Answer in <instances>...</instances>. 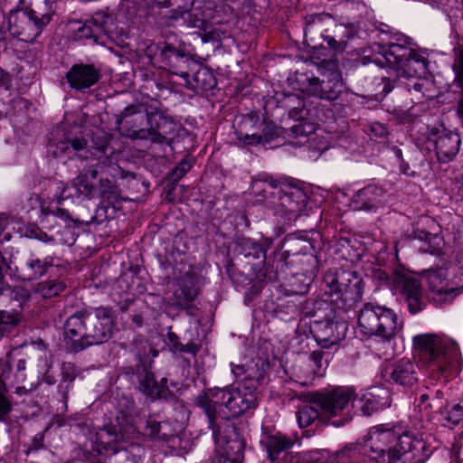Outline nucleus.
Listing matches in <instances>:
<instances>
[{"instance_id": "nucleus-33", "label": "nucleus", "mask_w": 463, "mask_h": 463, "mask_svg": "<svg viewBox=\"0 0 463 463\" xmlns=\"http://www.w3.org/2000/svg\"><path fill=\"white\" fill-rule=\"evenodd\" d=\"M304 463H333L334 458L330 460L329 452L326 450H314L304 453L301 456Z\"/></svg>"}, {"instance_id": "nucleus-10", "label": "nucleus", "mask_w": 463, "mask_h": 463, "mask_svg": "<svg viewBox=\"0 0 463 463\" xmlns=\"http://www.w3.org/2000/svg\"><path fill=\"white\" fill-rule=\"evenodd\" d=\"M428 284L432 299L439 304L450 303L462 290L453 270L439 268L428 274Z\"/></svg>"}, {"instance_id": "nucleus-4", "label": "nucleus", "mask_w": 463, "mask_h": 463, "mask_svg": "<svg viewBox=\"0 0 463 463\" xmlns=\"http://www.w3.org/2000/svg\"><path fill=\"white\" fill-rule=\"evenodd\" d=\"M415 355L432 373L446 378L457 373L461 365V354L456 340L447 335L420 334L412 338Z\"/></svg>"}, {"instance_id": "nucleus-47", "label": "nucleus", "mask_w": 463, "mask_h": 463, "mask_svg": "<svg viewBox=\"0 0 463 463\" xmlns=\"http://www.w3.org/2000/svg\"><path fill=\"white\" fill-rule=\"evenodd\" d=\"M10 238H11V235H10L9 233H7V234H5V235L4 236V241H9V240H10Z\"/></svg>"}, {"instance_id": "nucleus-24", "label": "nucleus", "mask_w": 463, "mask_h": 463, "mask_svg": "<svg viewBox=\"0 0 463 463\" xmlns=\"http://www.w3.org/2000/svg\"><path fill=\"white\" fill-rule=\"evenodd\" d=\"M173 123L166 119H162L157 124V129H139L135 133V137L142 139H149L155 143H164L170 138V135L173 133Z\"/></svg>"}, {"instance_id": "nucleus-7", "label": "nucleus", "mask_w": 463, "mask_h": 463, "mask_svg": "<svg viewBox=\"0 0 463 463\" xmlns=\"http://www.w3.org/2000/svg\"><path fill=\"white\" fill-rule=\"evenodd\" d=\"M382 54L400 77H420L426 73L427 60L404 43H391L387 48L383 47Z\"/></svg>"}, {"instance_id": "nucleus-51", "label": "nucleus", "mask_w": 463, "mask_h": 463, "mask_svg": "<svg viewBox=\"0 0 463 463\" xmlns=\"http://www.w3.org/2000/svg\"><path fill=\"white\" fill-rule=\"evenodd\" d=\"M128 109H127L125 110V116H128Z\"/></svg>"}, {"instance_id": "nucleus-6", "label": "nucleus", "mask_w": 463, "mask_h": 463, "mask_svg": "<svg viewBox=\"0 0 463 463\" xmlns=\"http://www.w3.org/2000/svg\"><path fill=\"white\" fill-rule=\"evenodd\" d=\"M314 403L319 408L321 416L329 420L338 418L332 424L340 427L353 418L351 408H355L354 390L349 386L325 389L315 395Z\"/></svg>"}, {"instance_id": "nucleus-19", "label": "nucleus", "mask_w": 463, "mask_h": 463, "mask_svg": "<svg viewBox=\"0 0 463 463\" xmlns=\"http://www.w3.org/2000/svg\"><path fill=\"white\" fill-rule=\"evenodd\" d=\"M66 78L71 88L81 90L98 82L100 73L93 65L76 64L67 72Z\"/></svg>"}, {"instance_id": "nucleus-5", "label": "nucleus", "mask_w": 463, "mask_h": 463, "mask_svg": "<svg viewBox=\"0 0 463 463\" xmlns=\"http://www.w3.org/2000/svg\"><path fill=\"white\" fill-rule=\"evenodd\" d=\"M402 329V319L385 306L366 303L357 314L355 333L362 337L378 336L383 341H391Z\"/></svg>"}, {"instance_id": "nucleus-22", "label": "nucleus", "mask_w": 463, "mask_h": 463, "mask_svg": "<svg viewBox=\"0 0 463 463\" xmlns=\"http://www.w3.org/2000/svg\"><path fill=\"white\" fill-rule=\"evenodd\" d=\"M53 265V258L47 256L41 260L31 255L24 262L21 271V278L24 280H34L46 274L49 268Z\"/></svg>"}, {"instance_id": "nucleus-43", "label": "nucleus", "mask_w": 463, "mask_h": 463, "mask_svg": "<svg viewBox=\"0 0 463 463\" xmlns=\"http://www.w3.org/2000/svg\"><path fill=\"white\" fill-rule=\"evenodd\" d=\"M352 450V448H345L344 450L338 451L336 457L337 458H344V457H349V452Z\"/></svg>"}, {"instance_id": "nucleus-9", "label": "nucleus", "mask_w": 463, "mask_h": 463, "mask_svg": "<svg viewBox=\"0 0 463 463\" xmlns=\"http://www.w3.org/2000/svg\"><path fill=\"white\" fill-rule=\"evenodd\" d=\"M330 288L331 294L337 295L345 305L351 306L362 298L363 287L362 279L359 275L351 270H342L336 274L328 272L324 279Z\"/></svg>"}, {"instance_id": "nucleus-20", "label": "nucleus", "mask_w": 463, "mask_h": 463, "mask_svg": "<svg viewBox=\"0 0 463 463\" xmlns=\"http://www.w3.org/2000/svg\"><path fill=\"white\" fill-rule=\"evenodd\" d=\"M390 379L402 386H411L418 380L417 366L409 358H402L393 363L386 369Z\"/></svg>"}, {"instance_id": "nucleus-16", "label": "nucleus", "mask_w": 463, "mask_h": 463, "mask_svg": "<svg viewBox=\"0 0 463 463\" xmlns=\"http://www.w3.org/2000/svg\"><path fill=\"white\" fill-rule=\"evenodd\" d=\"M235 135L244 145H258L266 137L265 124L255 113L243 115L240 118Z\"/></svg>"}, {"instance_id": "nucleus-30", "label": "nucleus", "mask_w": 463, "mask_h": 463, "mask_svg": "<svg viewBox=\"0 0 463 463\" xmlns=\"http://www.w3.org/2000/svg\"><path fill=\"white\" fill-rule=\"evenodd\" d=\"M265 245L256 243L250 239L243 240L241 246L243 254L246 257H253L254 259H259L260 256H265L267 249L269 247V243L267 241Z\"/></svg>"}, {"instance_id": "nucleus-41", "label": "nucleus", "mask_w": 463, "mask_h": 463, "mask_svg": "<svg viewBox=\"0 0 463 463\" xmlns=\"http://www.w3.org/2000/svg\"><path fill=\"white\" fill-rule=\"evenodd\" d=\"M232 371L237 377L241 376L244 373L243 367L240 365L232 366Z\"/></svg>"}, {"instance_id": "nucleus-55", "label": "nucleus", "mask_w": 463, "mask_h": 463, "mask_svg": "<svg viewBox=\"0 0 463 463\" xmlns=\"http://www.w3.org/2000/svg\"><path fill=\"white\" fill-rule=\"evenodd\" d=\"M237 448L241 449V444L240 443L237 444Z\"/></svg>"}, {"instance_id": "nucleus-23", "label": "nucleus", "mask_w": 463, "mask_h": 463, "mask_svg": "<svg viewBox=\"0 0 463 463\" xmlns=\"http://www.w3.org/2000/svg\"><path fill=\"white\" fill-rule=\"evenodd\" d=\"M343 81L339 71H332L328 74L327 80H323L319 90H315V94L321 99L335 100L342 91Z\"/></svg>"}, {"instance_id": "nucleus-29", "label": "nucleus", "mask_w": 463, "mask_h": 463, "mask_svg": "<svg viewBox=\"0 0 463 463\" xmlns=\"http://www.w3.org/2000/svg\"><path fill=\"white\" fill-rule=\"evenodd\" d=\"M321 415L317 408L313 404L302 406L297 414L298 422L300 428L309 426L317 417Z\"/></svg>"}, {"instance_id": "nucleus-28", "label": "nucleus", "mask_w": 463, "mask_h": 463, "mask_svg": "<svg viewBox=\"0 0 463 463\" xmlns=\"http://www.w3.org/2000/svg\"><path fill=\"white\" fill-rule=\"evenodd\" d=\"M19 320L18 312L0 310V339L9 333L18 324Z\"/></svg>"}, {"instance_id": "nucleus-14", "label": "nucleus", "mask_w": 463, "mask_h": 463, "mask_svg": "<svg viewBox=\"0 0 463 463\" xmlns=\"http://www.w3.org/2000/svg\"><path fill=\"white\" fill-rule=\"evenodd\" d=\"M100 165H95L85 168L74 181L78 193L84 197L93 198L104 195L111 187L110 181L99 176Z\"/></svg>"}, {"instance_id": "nucleus-45", "label": "nucleus", "mask_w": 463, "mask_h": 463, "mask_svg": "<svg viewBox=\"0 0 463 463\" xmlns=\"http://www.w3.org/2000/svg\"><path fill=\"white\" fill-rule=\"evenodd\" d=\"M138 118H141L142 120H146V119H147V115H146L144 113H140V114H138Z\"/></svg>"}, {"instance_id": "nucleus-34", "label": "nucleus", "mask_w": 463, "mask_h": 463, "mask_svg": "<svg viewBox=\"0 0 463 463\" xmlns=\"http://www.w3.org/2000/svg\"><path fill=\"white\" fill-rule=\"evenodd\" d=\"M140 389L148 395H154L157 390L154 375L146 373V379L140 381Z\"/></svg>"}, {"instance_id": "nucleus-39", "label": "nucleus", "mask_w": 463, "mask_h": 463, "mask_svg": "<svg viewBox=\"0 0 463 463\" xmlns=\"http://www.w3.org/2000/svg\"><path fill=\"white\" fill-rule=\"evenodd\" d=\"M71 144L75 151H80L86 146L87 142L84 138H74L73 140H71Z\"/></svg>"}, {"instance_id": "nucleus-21", "label": "nucleus", "mask_w": 463, "mask_h": 463, "mask_svg": "<svg viewBox=\"0 0 463 463\" xmlns=\"http://www.w3.org/2000/svg\"><path fill=\"white\" fill-rule=\"evenodd\" d=\"M260 443L267 450L269 458L271 460H275L281 452L294 445L295 439L277 432L263 435Z\"/></svg>"}, {"instance_id": "nucleus-1", "label": "nucleus", "mask_w": 463, "mask_h": 463, "mask_svg": "<svg viewBox=\"0 0 463 463\" xmlns=\"http://www.w3.org/2000/svg\"><path fill=\"white\" fill-rule=\"evenodd\" d=\"M363 452L373 463H421L428 456L425 442L409 434L397 437L392 430L373 427Z\"/></svg>"}, {"instance_id": "nucleus-36", "label": "nucleus", "mask_w": 463, "mask_h": 463, "mask_svg": "<svg viewBox=\"0 0 463 463\" xmlns=\"http://www.w3.org/2000/svg\"><path fill=\"white\" fill-rule=\"evenodd\" d=\"M463 418V403H458L453 406V408L448 413V420L452 423H458Z\"/></svg>"}, {"instance_id": "nucleus-37", "label": "nucleus", "mask_w": 463, "mask_h": 463, "mask_svg": "<svg viewBox=\"0 0 463 463\" xmlns=\"http://www.w3.org/2000/svg\"><path fill=\"white\" fill-rule=\"evenodd\" d=\"M261 184H267L270 187L277 186V182L272 177L264 175L262 178L254 179V181L252 183V188L258 189V188H260Z\"/></svg>"}, {"instance_id": "nucleus-25", "label": "nucleus", "mask_w": 463, "mask_h": 463, "mask_svg": "<svg viewBox=\"0 0 463 463\" xmlns=\"http://www.w3.org/2000/svg\"><path fill=\"white\" fill-rule=\"evenodd\" d=\"M122 448L118 444V435H114L109 430H101L96 440L98 454L111 456L120 451Z\"/></svg>"}, {"instance_id": "nucleus-44", "label": "nucleus", "mask_w": 463, "mask_h": 463, "mask_svg": "<svg viewBox=\"0 0 463 463\" xmlns=\"http://www.w3.org/2000/svg\"><path fill=\"white\" fill-rule=\"evenodd\" d=\"M413 89L416 90V91H421V84L420 83H415L413 85Z\"/></svg>"}, {"instance_id": "nucleus-3", "label": "nucleus", "mask_w": 463, "mask_h": 463, "mask_svg": "<svg viewBox=\"0 0 463 463\" xmlns=\"http://www.w3.org/2000/svg\"><path fill=\"white\" fill-rule=\"evenodd\" d=\"M114 327L109 309L99 307L92 312L71 316L64 325V338L74 351L107 341Z\"/></svg>"}, {"instance_id": "nucleus-52", "label": "nucleus", "mask_w": 463, "mask_h": 463, "mask_svg": "<svg viewBox=\"0 0 463 463\" xmlns=\"http://www.w3.org/2000/svg\"><path fill=\"white\" fill-rule=\"evenodd\" d=\"M407 172H408V169L403 170V174L409 175Z\"/></svg>"}, {"instance_id": "nucleus-15", "label": "nucleus", "mask_w": 463, "mask_h": 463, "mask_svg": "<svg viewBox=\"0 0 463 463\" xmlns=\"http://www.w3.org/2000/svg\"><path fill=\"white\" fill-rule=\"evenodd\" d=\"M428 140L433 144L440 162L450 161L458 153L461 144L459 135L445 128L431 129Z\"/></svg>"}, {"instance_id": "nucleus-38", "label": "nucleus", "mask_w": 463, "mask_h": 463, "mask_svg": "<svg viewBox=\"0 0 463 463\" xmlns=\"http://www.w3.org/2000/svg\"><path fill=\"white\" fill-rule=\"evenodd\" d=\"M297 135H313L314 127L311 125L299 124L294 127Z\"/></svg>"}, {"instance_id": "nucleus-27", "label": "nucleus", "mask_w": 463, "mask_h": 463, "mask_svg": "<svg viewBox=\"0 0 463 463\" xmlns=\"http://www.w3.org/2000/svg\"><path fill=\"white\" fill-rule=\"evenodd\" d=\"M65 288L63 281L59 279H48L39 282L33 288V291L43 298H50L59 295Z\"/></svg>"}, {"instance_id": "nucleus-2", "label": "nucleus", "mask_w": 463, "mask_h": 463, "mask_svg": "<svg viewBox=\"0 0 463 463\" xmlns=\"http://www.w3.org/2000/svg\"><path fill=\"white\" fill-rule=\"evenodd\" d=\"M257 386V381L249 379L223 388H210L197 402L212 424L216 418L238 417L254 410L259 401Z\"/></svg>"}, {"instance_id": "nucleus-35", "label": "nucleus", "mask_w": 463, "mask_h": 463, "mask_svg": "<svg viewBox=\"0 0 463 463\" xmlns=\"http://www.w3.org/2000/svg\"><path fill=\"white\" fill-rule=\"evenodd\" d=\"M192 167V163L189 159H184L174 170L172 176L174 180L182 178Z\"/></svg>"}, {"instance_id": "nucleus-17", "label": "nucleus", "mask_w": 463, "mask_h": 463, "mask_svg": "<svg viewBox=\"0 0 463 463\" xmlns=\"http://www.w3.org/2000/svg\"><path fill=\"white\" fill-rule=\"evenodd\" d=\"M347 325L344 321L326 320L317 324L315 338L323 348L338 345L346 335Z\"/></svg>"}, {"instance_id": "nucleus-54", "label": "nucleus", "mask_w": 463, "mask_h": 463, "mask_svg": "<svg viewBox=\"0 0 463 463\" xmlns=\"http://www.w3.org/2000/svg\"><path fill=\"white\" fill-rule=\"evenodd\" d=\"M97 327L100 328V324L99 322L97 323Z\"/></svg>"}, {"instance_id": "nucleus-46", "label": "nucleus", "mask_w": 463, "mask_h": 463, "mask_svg": "<svg viewBox=\"0 0 463 463\" xmlns=\"http://www.w3.org/2000/svg\"><path fill=\"white\" fill-rule=\"evenodd\" d=\"M46 5H50L49 8H52V4L54 2V0H44Z\"/></svg>"}, {"instance_id": "nucleus-48", "label": "nucleus", "mask_w": 463, "mask_h": 463, "mask_svg": "<svg viewBox=\"0 0 463 463\" xmlns=\"http://www.w3.org/2000/svg\"><path fill=\"white\" fill-rule=\"evenodd\" d=\"M181 77L185 79V78L188 77V73L187 72H183V73H181Z\"/></svg>"}, {"instance_id": "nucleus-57", "label": "nucleus", "mask_w": 463, "mask_h": 463, "mask_svg": "<svg viewBox=\"0 0 463 463\" xmlns=\"http://www.w3.org/2000/svg\"><path fill=\"white\" fill-rule=\"evenodd\" d=\"M421 398H422L423 400H426L425 395H421Z\"/></svg>"}, {"instance_id": "nucleus-53", "label": "nucleus", "mask_w": 463, "mask_h": 463, "mask_svg": "<svg viewBox=\"0 0 463 463\" xmlns=\"http://www.w3.org/2000/svg\"><path fill=\"white\" fill-rule=\"evenodd\" d=\"M407 172H408V169L403 170V174L409 175Z\"/></svg>"}, {"instance_id": "nucleus-50", "label": "nucleus", "mask_w": 463, "mask_h": 463, "mask_svg": "<svg viewBox=\"0 0 463 463\" xmlns=\"http://www.w3.org/2000/svg\"><path fill=\"white\" fill-rule=\"evenodd\" d=\"M203 73L207 74L210 79H213V76L211 73H207L206 71H204Z\"/></svg>"}, {"instance_id": "nucleus-8", "label": "nucleus", "mask_w": 463, "mask_h": 463, "mask_svg": "<svg viewBox=\"0 0 463 463\" xmlns=\"http://www.w3.org/2000/svg\"><path fill=\"white\" fill-rule=\"evenodd\" d=\"M51 14H37L33 10H13L7 18L8 31L21 41L33 42L51 22Z\"/></svg>"}, {"instance_id": "nucleus-31", "label": "nucleus", "mask_w": 463, "mask_h": 463, "mask_svg": "<svg viewBox=\"0 0 463 463\" xmlns=\"http://www.w3.org/2000/svg\"><path fill=\"white\" fill-rule=\"evenodd\" d=\"M416 237L428 243L429 248L425 251L430 254H437L442 248L443 240L439 234H432L427 232H420Z\"/></svg>"}, {"instance_id": "nucleus-12", "label": "nucleus", "mask_w": 463, "mask_h": 463, "mask_svg": "<svg viewBox=\"0 0 463 463\" xmlns=\"http://www.w3.org/2000/svg\"><path fill=\"white\" fill-rule=\"evenodd\" d=\"M307 204V195L303 190L288 187L279 191L278 202L274 206L275 213L287 221H292L303 213Z\"/></svg>"}, {"instance_id": "nucleus-42", "label": "nucleus", "mask_w": 463, "mask_h": 463, "mask_svg": "<svg viewBox=\"0 0 463 463\" xmlns=\"http://www.w3.org/2000/svg\"><path fill=\"white\" fill-rule=\"evenodd\" d=\"M311 358L314 360L316 364H318L322 359V353L315 351L311 354Z\"/></svg>"}, {"instance_id": "nucleus-26", "label": "nucleus", "mask_w": 463, "mask_h": 463, "mask_svg": "<svg viewBox=\"0 0 463 463\" xmlns=\"http://www.w3.org/2000/svg\"><path fill=\"white\" fill-rule=\"evenodd\" d=\"M386 402H383L371 392L363 394L359 399L355 398V408H359L364 415L369 416L383 409Z\"/></svg>"}, {"instance_id": "nucleus-49", "label": "nucleus", "mask_w": 463, "mask_h": 463, "mask_svg": "<svg viewBox=\"0 0 463 463\" xmlns=\"http://www.w3.org/2000/svg\"><path fill=\"white\" fill-rule=\"evenodd\" d=\"M91 458H93V455H90V457H87V460L89 461V463L94 461V460L91 459Z\"/></svg>"}, {"instance_id": "nucleus-11", "label": "nucleus", "mask_w": 463, "mask_h": 463, "mask_svg": "<svg viewBox=\"0 0 463 463\" xmlns=\"http://www.w3.org/2000/svg\"><path fill=\"white\" fill-rule=\"evenodd\" d=\"M69 26L76 40L93 39L97 43L102 35L111 33L112 19L106 14L99 12L84 23L72 21Z\"/></svg>"}, {"instance_id": "nucleus-40", "label": "nucleus", "mask_w": 463, "mask_h": 463, "mask_svg": "<svg viewBox=\"0 0 463 463\" xmlns=\"http://www.w3.org/2000/svg\"><path fill=\"white\" fill-rule=\"evenodd\" d=\"M456 185L458 194L463 198V173L461 174L460 179L458 181Z\"/></svg>"}, {"instance_id": "nucleus-32", "label": "nucleus", "mask_w": 463, "mask_h": 463, "mask_svg": "<svg viewBox=\"0 0 463 463\" xmlns=\"http://www.w3.org/2000/svg\"><path fill=\"white\" fill-rule=\"evenodd\" d=\"M6 392L7 386L0 376V421L4 420L12 410L11 401Z\"/></svg>"}, {"instance_id": "nucleus-56", "label": "nucleus", "mask_w": 463, "mask_h": 463, "mask_svg": "<svg viewBox=\"0 0 463 463\" xmlns=\"http://www.w3.org/2000/svg\"><path fill=\"white\" fill-rule=\"evenodd\" d=\"M421 398H422L423 400H426L425 395H421Z\"/></svg>"}, {"instance_id": "nucleus-18", "label": "nucleus", "mask_w": 463, "mask_h": 463, "mask_svg": "<svg viewBox=\"0 0 463 463\" xmlns=\"http://www.w3.org/2000/svg\"><path fill=\"white\" fill-rule=\"evenodd\" d=\"M384 191L382 187L370 184L355 193L351 205L354 210L376 212L383 206Z\"/></svg>"}, {"instance_id": "nucleus-13", "label": "nucleus", "mask_w": 463, "mask_h": 463, "mask_svg": "<svg viewBox=\"0 0 463 463\" xmlns=\"http://www.w3.org/2000/svg\"><path fill=\"white\" fill-rule=\"evenodd\" d=\"M393 286L394 289L403 296L411 314H417L423 309V290L417 278L404 273H396L393 276Z\"/></svg>"}]
</instances>
